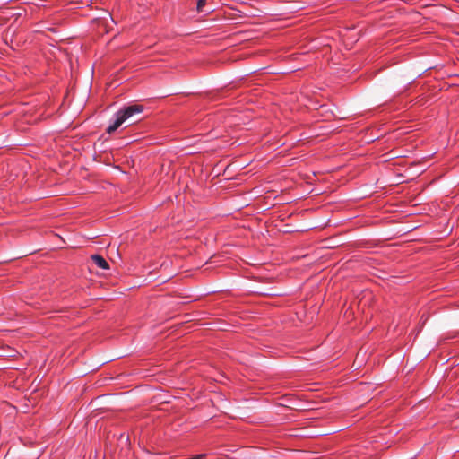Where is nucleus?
<instances>
[{"label":"nucleus","mask_w":459,"mask_h":459,"mask_svg":"<svg viewBox=\"0 0 459 459\" xmlns=\"http://www.w3.org/2000/svg\"><path fill=\"white\" fill-rule=\"evenodd\" d=\"M143 111V106L139 104L130 105L120 108L115 113L114 120L107 127V133H114L120 126L133 117V116L141 114Z\"/></svg>","instance_id":"f257e3e1"},{"label":"nucleus","mask_w":459,"mask_h":459,"mask_svg":"<svg viewBox=\"0 0 459 459\" xmlns=\"http://www.w3.org/2000/svg\"><path fill=\"white\" fill-rule=\"evenodd\" d=\"M91 260L98 267L103 270H107L109 268L108 263L100 255H91Z\"/></svg>","instance_id":"f03ea898"},{"label":"nucleus","mask_w":459,"mask_h":459,"mask_svg":"<svg viewBox=\"0 0 459 459\" xmlns=\"http://www.w3.org/2000/svg\"><path fill=\"white\" fill-rule=\"evenodd\" d=\"M206 4V0H197L196 10L199 13L204 12V7Z\"/></svg>","instance_id":"7ed1b4c3"}]
</instances>
